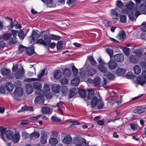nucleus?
Instances as JSON below:
<instances>
[{"label": "nucleus", "instance_id": "nucleus-1", "mask_svg": "<svg viewBox=\"0 0 146 146\" xmlns=\"http://www.w3.org/2000/svg\"><path fill=\"white\" fill-rule=\"evenodd\" d=\"M63 141L64 143L67 144H70L72 141V143L76 146H88L89 145L85 139L79 136L74 137L72 140L71 137L67 135L64 137Z\"/></svg>", "mask_w": 146, "mask_h": 146}, {"label": "nucleus", "instance_id": "nucleus-2", "mask_svg": "<svg viewBox=\"0 0 146 146\" xmlns=\"http://www.w3.org/2000/svg\"><path fill=\"white\" fill-rule=\"evenodd\" d=\"M91 104L92 107H97L98 109H103L104 106V102L100 99H98L95 96L91 101Z\"/></svg>", "mask_w": 146, "mask_h": 146}, {"label": "nucleus", "instance_id": "nucleus-3", "mask_svg": "<svg viewBox=\"0 0 146 146\" xmlns=\"http://www.w3.org/2000/svg\"><path fill=\"white\" fill-rule=\"evenodd\" d=\"M24 73L23 68H21L19 71L15 73L14 76L17 79H19L23 77Z\"/></svg>", "mask_w": 146, "mask_h": 146}, {"label": "nucleus", "instance_id": "nucleus-4", "mask_svg": "<svg viewBox=\"0 0 146 146\" xmlns=\"http://www.w3.org/2000/svg\"><path fill=\"white\" fill-rule=\"evenodd\" d=\"M109 68L112 70H114L118 66V65L115 60H110L108 63Z\"/></svg>", "mask_w": 146, "mask_h": 146}, {"label": "nucleus", "instance_id": "nucleus-5", "mask_svg": "<svg viewBox=\"0 0 146 146\" xmlns=\"http://www.w3.org/2000/svg\"><path fill=\"white\" fill-rule=\"evenodd\" d=\"M40 36V35L36 32L34 31H33L32 36H30L29 38V39L30 40V43H32L33 40H35L37 39Z\"/></svg>", "mask_w": 146, "mask_h": 146}, {"label": "nucleus", "instance_id": "nucleus-6", "mask_svg": "<svg viewBox=\"0 0 146 146\" xmlns=\"http://www.w3.org/2000/svg\"><path fill=\"white\" fill-rule=\"evenodd\" d=\"M33 86L34 89L37 90L36 91V93L37 94H40L38 92L39 91L40 92H42L43 91L40 90L41 87V86L40 83L38 82H36L33 84Z\"/></svg>", "mask_w": 146, "mask_h": 146}, {"label": "nucleus", "instance_id": "nucleus-7", "mask_svg": "<svg viewBox=\"0 0 146 146\" xmlns=\"http://www.w3.org/2000/svg\"><path fill=\"white\" fill-rule=\"evenodd\" d=\"M14 94L16 96H22L23 95V90L21 88H17L14 91Z\"/></svg>", "mask_w": 146, "mask_h": 146}, {"label": "nucleus", "instance_id": "nucleus-8", "mask_svg": "<svg viewBox=\"0 0 146 146\" xmlns=\"http://www.w3.org/2000/svg\"><path fill=\"white\" fill-rule=\"evenodd\" d=\"M45 71L43 69L41 70L38 74L37 76L38 78H31V79H29L30 81H37L39 79L42 77L44 75Z\"/></svg>", "mask_w": 146, "mask_h": 146}, {"label": "nucleus", "instance_id": "nucleus-9", "mask_svg": "<svg viewBox=\"0 0 146 146\" xmlns=\"http://www.w3.org/2000/svg\"><path fill=\"white\" fill-rule=\"evenodd\" d=\"M89 82L93 83L96 86H98L100 84V78L98 77H96L93 80L90 79L88 80Z\"/></svg>", "mask_w": 146, "mask_h": 146}, {"label": "nucleus", "instance_id": "nucleus-10", "mask_svg": "<svg viewBox=\"0 0 146 146\" xmlns=\"http://www.w3.org/2000/svg\"><path fill=\"white\" fill-rule=\"evenodd\" d=\"M145 110V108L143 107H138L134 108L133 111V113L137 114H141L144 112Z\"/></svg>", "mask_w": 146, "mask_h": 146}, {"label": "nucleus", "instance_id": "nucleus-11", "mask_svg": "<svg viewBox=\"0 0 146 146\" xmlns=\"http://www.w3.org/2000/svg\"><path fill=\"white\" fill-rule=\"evenodd\" d=\"M5 19L7 21H9L10 23V25L8 27H9V28L12 29L14 26H15V25L17 23V22L16 20H15L14 21H13V19H12L8 17H5Z\"/></svg>", "mask_w": 146, "mask_h": 146}, {"label": "nucleus", "instance_id": "nucleus-12", "mask_svg": "<svg viewBox=\"0 0 146 146\" xmlns=\"http://www.w3.org/2000/svg\"><path fill=\"white\" fill-rule=\"evenodd\" d=\"M115 60L118 62L122 61L124 60V55L122 54H119L114 56Z\"/></svg>", "mask_w": 146, "mask_h": 146}, {"label": "nucleus", "instance_id": "nucleus-13", "mask_svg": "<svg viewBox=\"0 0 146 146\" xmlns=\"http://www.w3.org/2000/svg\"><path fill=\"white\" fill-rule=\"evenodd\" d=\"M42 112L44 114H51L52 112V110L50 108L47 106L44 107L42 108Z\"/></svg>", "mask_w": 146, "mask_h": 146}, {"label": "nucleus", "instance_id": "nucleus-14", "mask_svg": "<svg viewBox=\"0 0 146 146\" xmlns=\"http://www.w3.org/2000/svg\"><path fill=\"white\" fill-rule=\"evenodd\" d=\"M53 91L55 93H58L60 89V87L59 85L54 84L52 86Z\"/></svg>", "mask_w": 146, "mask_h": 146}, {"label": "nucleus", "instance_id": "nucleus-15", "mask_svg": "<svg viewBox=\"0 0 146 146\" xmlns=\"http://www.w3.org/2000/svg\"><path fill=\"white\" fill-rule=\"evenodd\" d=\"M47 136L45 133L41 134L40 142L42 144H45L47 142Z\"/></svg>", "mask_w": 146, "mask_h": 146}, {"label": "nucleus", "instance_id": "nucleus-16", "mask_svg": "<svg viewBox=\"0 0 146 146\" xmlns=\"http://www.w3.org/2000/svg\"><path fill=\"white\" fill-rule=\"evenodd\" d=\"M58 143V140L55 138L51 137L49 140V143L52 146H55Z\"/></svg>", "mask_w": 146, "mask_h": 146}, {"label": "nucleus", "instance_id": "nucleus-17", "mask_svg": "<svg viewBox=\"0 0 146 146\" xmlns=\"http://www.w3.org/2000/svg\"><path fill=\"white\" fill-rule=\"evenodd\" d=\"M125 69L118 68L116 71V73L118 76H122L125 74Z\"/></svg>", "mask_w": 146, "mask_h": 146}, {"label": "nucleus", "instance_id": "nucleus-18", "mask_svg": "<svg viewBox=\"0 0 146 146\" xmlns=\"http://www.w3.org/2000/svg\"><path fill=\"white\" fill-rule=\"evenodd\" d=\"M5 86L6 90L10 92H12L14 88V86L10 82H7Z\"/></svg>", "mask_w": 146, "mask_h": 146}, {"label": "nucleus", "instance_id": "nucleus-19", "mask_svg": "<svg viewBox=\"0 0 146 146\" xmlns=\"http://www.w3.org/2000/svg\"><path fill=\"white\" fill-rule=\"evenodd\" d=\"M111 13L113 15L119 17L121 14L120 11L117 8H114L111 10Z\"/></svg>", "mask_w": 146, "mask_h": 146}, {"label": "nucleus", "instance_id": "nucleus-20", "mask_svg": "<svg viewBox=\"0 0 146 146\" xmlns=\"http://www.w3.org/2000/svg\"><path fill=\"white\" fill-rule=\"evenodd\" d=\"M137 81L139 84L143 86L146 82V79L143 77L139 76L137 78Z\"/></svg>", "mask_w": 146, "mask_h": 146}, {"label": "nucleus", "instance_id": "nucleus-21", "mask_svg": "<svg viewBox=\"0 0 146 146\" xmlns=\"http://www.w3.org/2000/svg\"><path fill=\"white\" fill-rule=\"evenodd\" d=\"M26 91L28 94H31L33 91V88L32 86L30 84H27L26 86Z\"/></svg>", "mask_w": 146, "mask_h": 146}, {"label": "nucleus", "instance_id": "nucleus-22", "mask_svg": "<svg viewBox=\"0 0 146 146\" xmlns=\"http://www.w3.org/2000/svg\"><path fill=\"white\" fill-rule=\"evenodd\" d=\"M11 37V34L9 33H5L3 34L1 36V39L5 41H7L9 40Z\"/></svg>", "mask_w": 146, "mask_h": 146}, {"label": "nucleus", "instance_id": "nucleus-23", "mask_svg": "<svg viewBox=\"0 0 146 146\" xmlns=\"http://www.w3.org/2000/svg\"><path fill=\"white\" fill-rule=\"evenodd\" d=\"M14 135V133L12 131L7 130L5 132V136L9 139H12Z\"/></svg>", "mask_w": 146, "mask_h": 146}, {"label": "nucleus", "instance_id": "nucleus-24", "mask_svg": "<svg viewBox=\"0 0 146 146\" xmlns=\"http://www.w3.org/2000/svg\"><path fill=\"white\" fill-rule=\"evenodd\" d=\"M70 93L68 94V97L69 98H71L76 95L77 93L76 89L75 88H72L70 90Z\"/></svg>", "mask_w": 146, "mask_h": 146}, {"label": "nucleus", "instance_id": "nucleus-25", "mask_svg": "<svg viewBox=\"0 0 146 146\" xmlns=\"http://www.w3.org/2000/svg\"><path fill=\"white\" fill-rule=\"evenodd\" d=\"M62 74L61 71L59 70H56L55 71L54 77L56 80L58 79L61 76Z\"/></svg>", "mask_w": 146, "mask_h": 146}, {"label": "nucleus", "instance_id": "nucleus-26", "mask_svg": "<svg viewBox=\"0 0 146 146\" xmlns=\"http://www.w3.org/2000/svg\"><path fill=\"white\" fill-rule=\"evenodd\" d=\"M125 33L123 31H121L119 32L117 37L121 41H123L125 38Z\"/></svg>", "mask_w": 146, "mask_h": 146}, {"label": "nucleus", "instance_id": "nucleus-27", "mask_svg": "<svg viewBox=\"0 0 146 146\" xmlns=\"http://www.w3.org/2000/svg\"><path fill=\"white\" fill-rule=\"evenodd\" d=\"M62 72L64 75L66 77H69L71 75V73L70 68H66L62 70Z\"/></svg>", "mask_w": 146, "mask_h": 146}, {"label": "nucleus", "instance_id": "nucleus-28", "mask_svg": "<svg viewBox=\"0 0 146 146\" xmlns=\"http://www.w3.org/2000/svg\"><path fill=\"white\" fill-rule=\"evenodd\" d=\"M138 60V57L133 55H131L130 56V61L132 63H135L137 62Z\"/></svg>", "mask_w": 146, "mask_h": 146}, {"label": "nucleus", "instance_id": "nucleus-29", "mask_svg": "<svg viewBox=\"0 0 146 146\" xmlns=\"http://www.w3.org/2000/svg\"><path fill=\"white\" fill-rule=\"evenodd\" d=\"M13 135L12 138L13 141L14 143H17L19 141L20 138L19 133H16Z\"/></svg>", "mask_w": 146, "mask_h": 146}, {"label": "nucleus", "instance_id": "nucleus-30", "mask_svg": "<svg viewBox=\"0 0 146 146\" xmlns=\"http://www.w3.org/2000/svg\"><path fill=\"white\" fill-rule=\"evenodd\" d=\"M98 70L102 72L105 73L106 72L107 68L104 65L102 64H99L98 66Z\"/></svg>", "mask_w": 146, "mask_h": 146}, {"label": "nucleus", "instance_id": "nucleus-31", "mask_svg": "<svg viewBox=\"0 0 146 146\" xmlns=\"http://www.w3.org/2000/svg\"><path fill=\"white\" fill-rule=\"evenodd\" d=\"M80 81L78 78L76 77L71 81V85L73 86H76L79 84Z\"/></svg>", "mask_w": 146, "mask_h": 146}, {"label": "nucleus", "instance_id": "nucleus-32", "mask_svg": "<svg viewBox=\"0 0 146 146\" xmlns=\"http://www.w3.org/2000/svg\"><path fill=\"white\" fill-rule=\"evenodd\" d=\"M33 108L31 107L25 106L22 107L21 109L18 110V112H20L25 111H31L33 110Z\"/></svg>", "mask_w": 146, "mask_h": 146}, {"label": "nucleus", "instance_id": "nucleus-33", "mask_svg": "<svg viewBox=\"0 0 146 146\" xmlns=\"http://www.w3.org/2000/svg\"><path fill=\"white\" fill-rule=\"evenodd\" d=\"M0 129L2 139L3 141H5L4 137V135L5 133L6 128L3 127H0Z\"/></svg>", "mask_w": 146, "mask_h": 146}, {"label": "nucleus", "instance_id": "nucleus-34", "mask_svg": "<svg viewBox=\"0 0 146 146\" xmlns=\"http://www.w3.org/2000/svg\"><path fill=\"white\" fill-rule=\"evenodd\" d=\"M138 9L143 13L146 14V6L144 4H141Z\"/></svg>", "mask_w": 146, "mask_h": 146}, {"label": "nucleus", "instance_id": "nucleus-35", "mask_svg": "<svg viewBox=\"0 0 146 146\" xmlns=\"http://www.w3.org/2000/svg\"><path fill=\"white\" fill-rule=\"evenodd\" d=\"M96 72V70L92 68H90L88 70V74L89 76H92L95 74Z\"/></svg>", "mask_w": 146, "mask_h": 146}, {"label": "nucleus", "instance_id": "nucleus-36", "mask_svg": "<svg viewBox=\"0 0 146 146\" xmlns=\"http://www.w3.org/2000/svg\"><path fill=\"white\" fill-rule=\"evenodd\" d=\"M134 3L131 1H129L126 5V7L130 10H132L133 8Z\"/></svg>", "mask_w": 146, "mask_h": 146}, {"label": "nucleus", "instance_id": "nucleus-37", "mask_svg": "<svg viewBox=\"0 0 146 146\" xmlns=\"http://www.w3.org/2000/svg\"><path fill=\"white\" fill-rule=\"evenodd\" d=\"M133 70L135 73L137 74H139L141 72V70L140 67L137 65L134 66Z\"/></svg>", "mask_w": 146, "mask_h": 146}, {"label": "nucleus", "instance_id": "nucleus-38", "mask_svg": "<svg viewBox=\"0 0 146 146\" xmlns=\"http://www.w3.org/2000/svg\"><path fill=\"white\" fill-rule=\"evenodd\" d=\"M94 92L93 90L91 89L88 90V99H92L94 97Z\"/></svg>", "mask_w": 146, "mask_h": 146}, {"label": "nucleus", "instance_id": "nucleus-39", "mask_svg": "<svg viewBox=\"0 0 146 146\" xmlns=\"http://www.w3.org/2000/svg\"><path fill=\"white\" fill-rule=\"evenodd\" d=\"M17 42L16 37H13L9 40V45H11L15 44Z\"/></svg>", "mask_w": 146, "mask_h": 146}, {"label": "nucleus", "instance_id": "nucleus-40", "mask_svg": "<svg viewBox=\"0 0 146 146\" xmlns=\"http://www.w3.org/2000/svg\"><path fill=\"white\" fill-rule=\"evenodd\" d=\"M50 38L54 40H58L60 39V37L57 35L50 34L49 35Z\"/></svg>", "mask_w": 146, "mask_h": 146}, {"label": "nucleus", "instance_id": "nucleus-41", "mask_svg": "<svg viewBox=\"0 0 146 146\" xmlns=\"http://www.w3.org/2000/svg\"><path fill=\"white\" fill-rule=\"evenodd\" d=\"M2 74L4 76L8 75L10 72V70L7 68H3L1 70Z\"/></svg>", "mask_w": 146, "mask_h": 146}, {"label": "nucleus", "instance_id": "nucleus-42", "mask_svg": "<svg viewBox=\"0 0 146 146\" xmlns=\"http://www.w3.org/2000/svg\"><path fill=\"white\" fill-rule=\"evenodd\" d=\"M133 53L136 55V56L141 57L142 56V53L140 49H137L133 50Z\"/></svg>", "mask_w": 146, "mask_h": 146}, {"label": "nucleus", "instance_id": "nucleus-43", "mask_svg": "<svg viewBox=\"0 0 146 146\" xmlns=\"http://www.w3.org/2000/svg\"><path fill=\"white\" fill-rule=\"evenodd\" d=\"M128 16L129 19L131 20L132 21L136 20V18L134 13L132 12L129 13Z\"/></svg>", "mask_w": 146, "mask_h": 146}, {"label": "nucleus", "instance_id": "nucleus-44", "mask_svg": "<svg viewBox=\"0 0 146 146\" xmlns=\"http://www.w3.org/2000/svg\"><path fill=\"white\" fill-rule=\"evenodd\" d=\"M68 90L65 86H63L62 88V92L63 95L66 96L67 95Z\"/></svg>", "mask_w": 146, "mask_h": 146}, {"label": "nucleus", "instance_id": "nucleus-45", "mask_svg": "<svg viewBox=\"0 0 146 146\" xmlns=\"http://www.w3.org/2000/svg\"><path fill=\"white\" fill-rule=\"evenodd\" d=\"M34 52V50L33 48H28L26 50L27 54L30 56L32 55Z\"/></svg>", "mask_w": 146, "mask_h": 146}, {"label": "nucleus", "instance_id": "nucleus-46", "mask_svg": "<svg viewBox=\"0 0 146 146\" xmlns=\"http://www.w3.org/2000/svg\"><path fill=\"white\" fill-rule=\"evenodd\" d=\"M79 95L83 98H85L86 96V92L84 90H80L78 92Z\"/></svg>", "mask_w": 146, "mask_h": 146}, {"label": "nucleus", "instance_id": "nucleus-47", "mask_svg": "<svg viewBox=\"0 0 146 146\" xmlns=\"http://www.w3.org/2000/svg\"><path fill=\"white\" fill-rule=\"evenodd\" d=\"M40 136L39 133L37 132H35L31 134L30 135V137L31 139L32 138L34 137L35 138L38 137Z\"/></svg>", "mask_w": 146, "mask_h": 146}, {"label": "nucleus", "instance_id": "nucleus-48", "mask_svg": "<svg viewBox=\"0 0 146 146\" xmlns=\"http://www.w3.org/2000/svg\"><path fill=\"white\" fill-rule=\"evenodd\" d=\"M25 36L26 35L24 34L23 31H21L19 32L18 36L20 39H23Z\"/></svg>", "mask_w": 146, "mask_h": 146}, {"label": "nucleus", "instance_id": "nucleus-49", "mask_svg": "<svg viewBox=\"0 0 146 146\" xmlns=\"http://www.w3.org/2000/svg\"><path fill=\"white\" fill-rule=\"evenodd\" d=\"M117 6L119 8H121L123 7L124 4L121 1L117 0L116 1Z\"/></svg>", "mask_w": 146, "mask_h": 146}, {"label": "nucleus", "instance_id": "nucleus-50", "mask_svg": "<svg viewBox=\"0 0 146 146\" xmlns=\"http://www.w3.org/2000/svg\"><path fill=\"white\" fill-rule=\"evenodd\" d=\"M60 82L62 85H66L68 84V81L66 78L64 77L60 80Z\"/></svg>", "mask_w": 146, "mask_h": 146}, {"label": "nucleus", "instance_id": "nucleus-51", "mask_svg": "<svg viewBox=\"0 0 146 146\" xmlns=\"http://www.w3.org/2000/svg\"><path fill=\"white\" fill-rule=\"evenodd\" d=\"M106 52L109 54L110 58L112 57L113 55V50L110 48H107L106 50Z\"/></svg>", "mask_w": 146, "mask_h": 146}, {"label": "nucleus", "instance_id": "nucleus-52", "mask_svg": "<svg viewBox=\"0 0 146 146\" xmlns=\"http://www.w3.org/2000/svg\"><path fill=\"white\" fill-rule=\"evenodd\" d=\"M51 42L50 39H44V45L46 46H48L50 44V43Z\"/></svg>", "mask_w": 146, "mask_h": 146}, {"label": "nucleus", "instance_id": "nucleus-53", "mask_svg": "<svg viewBox=\"0 0 146 146\" xmlns=\"http://www.w3.org/2000/svg\"><path fill=\"white\" fill-rule=\"evenodd\" d=\"M107 100L108 102L110 103V104H112L115 102V100H113V98L111 97H108Z\"/></svg>", "mask_w": 146, "mask_h": 146}, {"label": "nucleus", "instance_id": "nucleus-54", "mask_svg": "<svg viewBox=\"0 0 146 146\" xmlns=\"http://www.w3.org/2000/svg\"><path fill=\"white\" fill-rule=\"evenodd\" d=\"M123 52L125 54L127 55H129V52L130 51V48H124L123 50Z\"/></svg>", "mask_w": 146, "mask_h": 146}, {"label": "nucleus", "instance_id": "nucleus-55", "mask_svg": "<svg viewBox=\"0 0 146 146\" xmlns=\"http://www.w3.org/2000/svg\"><path fill=\"white\" fill-rule=\"evenodd\" d=\"M108 79L113 80L115 78V76L113 74L109 73L107 76H106Z\"/></svg>", "mask_w": 146, "mask_h": 146}, {"label": "nucleus", "instance_id": "nucleus-56", "mask_svg": "<svg viewBox=\"0 0 146 146\" xmlns=\"http://www.w3.org/2000/svg\"><path fill=\"white\" fill-rule=\"evenodd\" d=\"M72 68L73 74L75 75H76L78 72V69L74 66H72Z\"/></svg>", "mask_w": 146, "mask_h": 146}, {"label": "nucleus", "instance_id": "nucleus-57", "mask_svg": "<svg viewBox=\"0 0 146 146\" xmlns=\"http://www.w3.org/2000/svg\"><path fill=\"white\" fill-rule=\"evenodd\" d=\"M26 48L24 46L21 45L19 46V50L20 52L22 53L25 51H26Z\"/></svg>", "mask_w": 146, "mask_h": 146}, {"label": "nucleus", "instance_id": "nucleus-58", "mask_svg": "<svg viewBox=\"0 0 146 146\" xmlns=\"http://www.w3.org/2000/svg\"><path fill=\"white\" fill-rule=\"evenodd\" d=\"M126 16L125 15H121L120 17V20L121 22L125 23L126 22Z\"/></svg>", "mask_w": 146, "mask_h": 146}, {"label": "nucleus", "instance_id": "nucleus-59", "mask_svg": "<svg viewBox=\"0 0 146 146\" xmlns=\"http://www.w3.org/2000/svg\"><path fill=\"white\" fill-rule=\"evenodd\" d=\"M51 118L52 121L53 122H59L60 121V119H58L57 117H55L53 116Z\"/></svg>", "mask_w": 146, "mask_h": 146}, {"label": "nucleus", "instance_id": "nucleus-60", "mask_svg": "<svg viewBox=\"0 0 146 146\" xmlns=\"http://www.w3.org/2000/svg\"><path fill=\"white\" fill-rule=\"evenodd\" d=\"M58 135V133L56 131H54L51 132V134L50 135V137L54 138L56 137Z\"/></svg>", "mask_w": 146, "mask_h": 146}, {"label": "nucleus", "instance_id": "nucleus-61", "mask_svg": "<svg viewBox=\"0 0 146 146\" xmlns=\"http://www.w3.org/2000/svg\"><path fill=\"white\" fill-rule=\"evenodd\" d=\"M21 82L19 81H17L15 82V86L17 87V88H19L21 85Z\"/></svg>", "mask_w": 146, "mask_h": 146}, {"label": "nucleus", "instance_id": "nucleus-62", "mask_svg": "<svg viewBox=\"0 0 146 146\" xmlns=\"http://www.w3.org/2000/svg\"><path fill=\"white\" fill-rule=\"evenodd\" d=\"M43 97L41 96H39L36 97L35 99V101L36 102H40V101L42 100V98Z\"/></svg>", "mask_w": 146, "mask_h": 146}, {"label": "nucleus", "instance_id": "nucleus-63", "mask_svg": "<svg viewBox=\"0 0 146 146\" xmlns=\"http://www.w3.org/2000/svg\"><path fill=\"white\" fill-rule=\"evenodd\" d=\"M5 42L2 39L0 40V49L3 48L5 46Z\"/></svg>", "mask_w": 146, "mask_h": 146}, {"label": "nucleus", "instance_id": "nucleus-64", "mask_svg": "<svg viewBox=\"0 0 146 146\" xmlns=\"http://www.w3.org/2000/svg\"><path fill=\"white\" fill-rule=\"evenodd\" d=\"M44 90L46 91H48L50 90L49 86L48 84H45L44 86Z\"/></svg>", "mask_w": 146, "mask_h": 146}]
</instances>
